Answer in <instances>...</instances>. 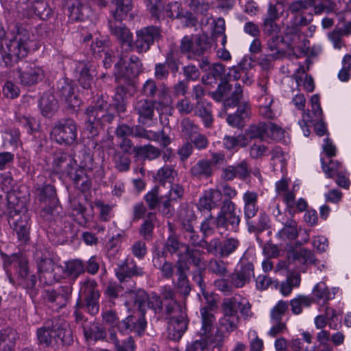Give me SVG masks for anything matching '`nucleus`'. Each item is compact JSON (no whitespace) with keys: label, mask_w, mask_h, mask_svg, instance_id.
I'll return each mask as SVG.
<instances>
[{"label":"nucleus","mask_w":351,"mask_h":351,"mask_svg":"<svg viewBox=\"0 0 351 351\" xmlns=\"http://www.w3.org/2000/svg\"><path fill=\"white\" fill-rule=\"evenodd\" d=\"M29 43L30 35L25 28L18 23L9 25L5 48L0 43V64L12 66L25 58L29 52Z\"/></svg>","instance_id":"1"},{"label":"nucleus","mask_w":351,"mask_h":351,"mask_svg":"<svg viewBox=\"0 0 351 351\" xmlns=\"http://www.w3.org/2000/svg\"><path fill=\"white\" fill-rule=\"evenodd\" d=\"M3 261L4 269L10 283H14L12 277V270H14L17 274L19 285L27 289L35 287L37 282L36 276L29 274L27 260L23 254H13L10 256H5Z\"/></svg>","instance_id":"2"},{"label":"nucleus","mask_w":351,"mask_h":351,"mask_svg":"<svg viewBox=\"0 0 351 351\" xmlns=\"http://www.w3.org/2000/svg\"><path fill=\"white\" fill-rule=\"evenodd\" d=\"M111 106L103 99L97 100L95 106H90L86 110V129L92 136L98 134V128L105 123H110L114 119V114L111 112Z\"/></svg>","instance_id":"3"},{"label":"nucleus","mask_w":351,"mask_h":351,"mask_svg":"<svg viewBox=\"0 0 351 351\" xmlns=\"http://www.w3.org/2000/svg\"><path fill=\"white\" fill-rule=\"evenodd\" d=\"M80 285L75 308H82L92 315H96L99 310L100 297L96 282L92 279H87Z\"/></svg>","instance_id":"4"},{"label":"nucleus","mask_w":351,"mask_h":351,"mask_svg":"<svg viewBox=\"0 0 351 351\" xmlns=\"http://www.w3.org/2000/svg\"><path fill=\"white\" fill-rule=\"evenodd\" d=\"M143 64L137 56H131L127 62L121 58L115 64L114 75L121 82V80L127 86H134V79L142 72Z\"/></svg>","instance_id":"5"},{"label":"nucleus","mask_w":351,"mask_h":351,"mask_svg":"<svg viewBox=\"0 0 351 351\" xmlns=\"http://www.w3.org/2000/svg\"><path fill=\"white\" fill-rule=\"evenodd\" d=\"M217 228L230 230L237 232L241 222V217L236 213V205L230 199H223L220 211L217 215Z\"/></svg>","instance_id":"6"},{"label":"nucleus","mask_w":351,"mask_h":351,"mask_svg":"<svg viewBox=\"0 0 351 351\" xmlns=\"http://www.w3.org/2000/svg\"><path fill=\"white\" fill-rule=\"evenodd\" d=\"M77 136L76 123L71 119L58 121L50 132L51 138L60 145H71L75 141Z\"/></svg>","instance_id":"7"},{"label":"nucleus","mask_w":351,"mask_h":351,"mask_svg":"<svg viewBox=\"0 0 351 351\" xmlns=\"http://www.w3.org/2000/svg\"><path fill=\"white\" fill-rule=\"evenodd\" d=\"M215 302H212L209 306L202 307L200 309L202 326L198 331V335L205 341H215L219 343L223 341L224 335L217 332L215 338L212 337L215 323Z\"/></svg>","instance_id":"8"},{"label":"nucleus","mask_w":351,"mask_h":351,"mask_svg":"<svg viewBox=\"0 0 351 351\" xmlns=\"http://www.w3.org/2000/svg\"><path fill=\"white\" fill-rule=\"evenodd\" d=\"M207 252L221 258H228L234 254L241 245L240 240L237 237H226L222 241L215 238L209 242H205Z\"/></svg>","instance_id":"9"},{"label":"nucleus","mask_w":351,"mask_h":351,"mask_svg":"<svg viewBox=\"0 0 351 351\" xmlns=\"http://www.w3.org/2000/svg\"><path fill=\"white\" fill-rule=\"evenodd\" d=\"M141 92L143 95L147 97H157L158 103L162 106H167L172 104L169 88L164 83L158 86L154 79L147 80L143 84Z\"/></svg>","instance_id":"10"},{"label":"nucleus","mask_w":351,"mask_h":351,"mask_svg":"<svg viewBox=\"0 0 351 351\" xmlns=\"http://www.w3.org/2000/svg\"><path fill=\"white\" fill-rule=\"evenodd\" d=\"M134 300V305L143 315L147 308L152 309L155 314L162 313V301L160 296L155 293L147 295L144 291H139L135 294Z\"/></svg>","instance_id":"11"},{"label":"nucleus","mask_w":351,"mask_h":351,"mask_svg":"<svg viewBox=\"0 0 351 351\" xmlns=\"http://www.w3.org/2000/svg\"><path fill=\"white\" fill-rule=\"evenodd\" d=\"M254 276V265L247 261H241L230 275V282L236 288H242Z\"/></svg>","instance_id":"12"},{"label":"nucleus","mask_w":351,"mask_h":351,"mask_svg":"<svg viewBox=\"0 0 351 351\" xmlns=\"http://www.w3.org/2000/svg\"><path fill=\"white\" fill-rule=\"evenodd\" d=\"M9 217L10 218V223L12 221L19 239L25 242L27 241L29 239V221L30 219L27 210L25 209L23 213L20 215L16 208L12 209L9 212Z\"/></svg>","instance_id":"13"},{"label":"nucleus","mask_w":351,"mask_h":351,"mask_svg":"<svg viewBox=\"0 0 351 351\" xmlns=\"http://www.w3.org/2000/svg\"><path fill=\"white\" fill-rule=\"evenodd\" d=\"M21 83L25 86H32L37 84L44 77L42 67L34 62H25L18 70Z\"/></svg>","instance_id":"14"},{"label":"nucleus","mask_w":351,"mask_h":351,"mask_svg":"<svg viewBox=\"0 0 351 351\" xmlns=\"http://www.w3.org/2000/svg\"><path fill=\"white\" fill-rule=\"evenodd\" d=\"M160 36V31L155 27H144L136 32V39L134 47L136 50L141 52L148 51L154 40Z\"/></svg>","instance_id":"15"},{"label":"nucleus","mask_w":351,"mask_h":351,"mask_svg":"<svg viewBox=\"0 0 351 351\" xmlns=\"http://www.w3.org/2000/svg\"><path fill=\"white\" fill-rule=\"evenodd\" d=\"M61 269L62 268L49 258H43L38 263L40 280L46 285H51L56 282L60 277L58 270Z\"/></svg>","instance_id":"16"},{"label":"nucleus","mask_w":351,"mask_h":351,"mask_svg":"<svg viewBox=\"0 0 351 351\" xmlns=\"http://www.w3.org/2000/svg\"><path fill=\"white\" fill-rule=\"evenodd\" d=\"M223 316L219 319V326L229 334L238 328L240 318L237 311L232 308L226 299L223 302Z\"/></svg>","instance_id":"17"},{"label":"nucleus","mask_w":351,"mask_h":351,"mask_svg":"<svg viewBox=\"0 0 351 351\" xmlns=\"http://www.w3.org/2000/svg\"><path fill=\"white\" fill-rule=\"evenodd\" d=\"M73 288L71 285H64L60 287L58 291L55 290H47L45 293V298L49 302L53 304V308H60L65 306L71 298Z\"/></svg>","instance_id":"18"},{"label":"nucleus","mask_w":351,"mask_h":351,"mask_svg":"<svg viewBox=\"0 0 351 351\" xmlns=\"http://www.w3.org/2000/svg\"><path fill=\"white\" fill-rule=\"evenodd\" d=\"M147 322L144 315L141 313L139 317L130 315L118 324V329L122 333L134 332L138 335L143 332L146 328Z\"/></svg>","instance_id":"19"},{"label":"nucleus","mask_w":351,"mask_h":351,"mask_svg":"<svg viewBox=\"0 0 351 351\" xmlns=\"http://www.w3.org/2000/svg\"><path fill=\"white\" fill-rule=\"evenodd\" d=\"M115 274L120 282H123L133 276H142L144 271L132 258H127L115 269Z\"/></svg>","instance_id":"20"},{"label":"nucleus","mask_w":351,"mask_h":351,"mask_svg":"<svg viewBox=\"0 0 351 351\" xmlns=\"http://www.w3.org/2000/svg\"><path fill=\"white\" fill-rule=\"evenodd\" d=\"M221 199L222 195L220 190L210 189L205 191L199 197L197 206L200 211L210 212L212 209L219 206Z\"/></svg>","instance_id":"21"},{"label":"nucleus","mask_w":351,"mask_h":351,"mask_svg":"<svg viewBox=\"0 0 351 351\" xmlns=\"http://www.w3.org/2000/svg\"><path fill=\"white\" fill-rule=\"evenodd\" d=\"M176 267V274L178 276L176 287L181 294L188 295L191 291V287L186 276L189 267L182 258L178 260Z\"/></svg>","instance_id":"22"},{"label":"nucleus","mask_w":351,"mask_h":351,"mask_svg":"<svg viewBox=\"0 0 351 351\" xmlns=\"http://www.w3.org/2000/svg\"><path fill=\"white\" fill-rule=\"evenodd\" d=\"M188 321L185 312H181L178 317H173L169 322V337L174 340H179L187 328Z\"/></svg>","instance_id":"23"},{"label":"nucleus","mask_w":351,"mask_h":351,"mask_svg":"<svg viewBox=\"0 0 351 351\" xmlns=\"http://www.w3.org/2000/svg\"><path fill=\"white\" fill-rule=\"evenodd\" d=\"M147 99H137L134 103V111L138 115L140 122L151 120L154 114V103Z\"/></svg>","instance_id":"24"},{"label":"nucleus","mask_w":351,"mask_h":351,"mask_svg":"<svg viewBox=\"0 0 351 351\" xmlns=\"http://www.w3.org/2000/svg\"><path fill=\"white\" fill-rule=\"evenodd\" d=\"M36 335L39 344L45 347L57 346V339L59 335L54 334L52 321L45 323L43 326L38 328Z\"/></svg>","instance_id":"25"},{"label":"nucleus","mask_w":351,"mask_h":351,"mask_svg":"<svg viewBox=\"0 0 351 351\" xmlns=\"http://www.w3.org/2000/svg\"><path fill=\"white\" fill-rule=\"evenodd\" d=\"M54 334L59 335L57 339V346L60 344L69 345L73 341V332L66 322L61 319L53 320Z\"/></svg>","instance_id":"26"},{"label":"nucleus","mask_w":351,"mask_h":351,"mask_svg":"<svg viewBox=\"0 0 351 351\" xmlns=\"http://www.w3.org/2000/svg\"><path fill=\"white\" fill-rule=\"evenodd\" d=\"M249 176L248 164L243 160L236 165H230L223 169L221 178L225 180H232L235 178L243 179Z\"/></svg>","instance_id":"27"},{"label":"nucleus","mask_w":351,"mask_h":351,"mask_svg":"<svg viewBox=\"0 0 351 351\" xmlns=\"http://www.w3.org/2000/svg\"><path fill=\"white\" fill-rule=\"evenodd\" d=\"M274 98L269 94L266 89L264 93L258 99V108L259 114L265 119H272L276 117V113L272 107Z\"/></svg>","instance_id":"28"},{"label":"nucleus","mask_w":351,"mask_h":351,"mask_svg":"<svg viewBox=\"0 0 351 351\" xmlns=\"http://www.w3.org/2000/svg\"><path fill=\"white\" fill-rule=\"evenodd\" d=\"M226 300L230 304L232 308L237 311V313L239 309L243 319H248L252 316L253 313L251 310V304L245 298L238 295Z\"/></svg>","instance_id":"29"},{"label":"nucleus","mask_w":351,"mask_h":351,"mask_svg":"<svg viewBox=\"0 0 351 351\" xmlns=\"http://www.w3.org/2000/svg\"><path fill=\"white\" fill-rule=\"evenodd\" d=\"M110 32L128 49L132 47V34L125 25H117L113 21H109Z\"/></svg>","instance_id":"30"},{"label":"nucleus","mask_w":351,"mask_h":351,"mask_svg":"<svg viewBox=\"0 0 351 351\" xmlns=\"http://www.w3.org/2000/svg\"><path fill=\"white\" fill-rule=\"evenodd\" d=\"M73 160L66 153L58 152L54 156L53 168L57 173L71 174Z\"/></svg>","instance_id":"31"},{"label":"nucleus","mask_w":351,"mask_h":351,"mask_svg":"<svg viewBox=\"0 0 351 351\" xmlns=\"http://www.w3.org/2000/svg\"><path fill=\"white\" fill-rule=\"evenodd\" d=\"M76 71L79 73L78 82L84 89H90L93 83V77L95 71L84 62H79L76 67Z\"/></svg>","instance_id":"32"},{"label":"nucleus","mask_w":351,"mask_h":351,"mask_svg":"<svg viewBox=\"0 0 351 351\" xmlns=\"http://www.w3.org/2000/svg\"><path fill=\"white\" fill-rule=\"evenodd\" d=\"M156 180L160 184L168 187L178 180V172L171 166H164L158 170Z\"/></svg>","instance_id":"33"},{"label":"nucleus","mask_w":351,"mask_h":351,"mask_svg":"<svg viewBox=\"0 0 351 351\" xmlns=\"http://www.w3.org/2000/svg\"><path fill=\"white\" fill-rule=\"evenodd\" d=\"M66 8L69 13V17L71 21H84L88 17L85 11L86 7L82 4L80 0H66Z\"/></svg>","instance_id":"34"},{"label":"nucleus","mask_w":351,"mask_h":351,"mask_svg":"<svg viewBox=\"0 0 351 351\" xmlns=\"http://www.w3.org/2000/svg\"><path fill=\"white\" fill-rule=\"evenodd\" d=\"M18 333L12 328L0 331V351H14Z\"/></svg>","instance_id":"35"},{"label":"nucleus","mask_w":351,"mask_h":351,"mask_svg":"<svg viewBox=\"0 0 351 351\" xmlns=\"http://www.w3.org/2000/svg\"><path fill=\"white\" fill-rule=\"evenodd\" d=\"M83 332L88 341H97L104 339L106 336L104 327L97 322L86 324L83 326Z\"/></svg>","instance_id":"36"},{"label":"nucleus","mask_w":351,"mask_h":351,"mask_svg":"<svg viewBox=\"0 0 351 351\" xmlns=\"http://www.w3.org/2000/svg\"><path fill=\"white\" fill-rule=\"evenodd\" d=\"M284 225L283 228L280 230L277 234L278 237L282 240H294L298 237V230L297 222L291 217L282 222Z\"/></svg>","instance_id":"37"},{"label":"nucleus","mask_w":351,"mask_h":351,"mask_svg":"<svg viewBox=\"0 0 351 351\" xmlns=\"http://www.w3.org/2000/svg\"><path fill=\"white\" fill-rule=\"evenodd\" d=\"M247 230L250 233H259L269 228V218L265 213H261L258 215L257 221L250 219L246 223Z\"/></svg>","instance_id":"38"},{"label":"nucleus","mask_w":351,"mask_h":351,"mask_svg":"<svg viewBox=\"0 0 351 351\" xmlns=\"http://www.w3.org/2000/svg\"><path fill=\"white\" fill-rule=\"evenodd\" d=\"M40 108L45 117L51 116L58 109V101L54 96L45 93L40 99Z\"/></svg>","instance_id":"39"},{"label":"nucleus","mask_w":351,"mask_h":351,"mask_svg":"<svg viewBox=\"0 0 351 351\" xmlns=\"http://www.w3.org/2000/svg\"><path fill=\"white\" fill-rule=\"evenodd\" d=\"M190 172L197 178H208L213 173L211 162L208 160H200L191 168Z\"/></svg>","instance_id":"40"},{"label":"nucleus","mask_w":351,"mask_h":351,"mask_svg":"<svg viewBox=\"0 0 351 351\" xmlns=\"http://www.w3.org/2000/svg\"><path fill=\"white\" fill-rule=\"evenodd\" d=\"M116 80L119 85L116 88V93L113 97V106L119 112H123L125 111V98L128 93V90L125 87L126 84L123 80L120 82L117 78Z\"/></svg>","instance_id":"41"},{"label":"nucleus","mask_w":351,"mask_h":351,"mask_svg":"<svg viewBox=\"0 0 351 351\" xmlns=\"http://www.w3.org/2000/svg\"><path fill=\"white\" fill-rule=\"evenodd\" d=\"M267 123L261 122L258 124L250 125L242 134L245 136L248 142L249 140L254 138L263 140L267 136Z\"/></svg>","instance_id":"42"},{"label":"nucleus","mask_w":351,"mask_h":351,"mask_svg":"<svg viewBox=\"0 0 351 351\" xmlns=\"http://www.w3.org/2000/svg\"><path fill=\"white\" fill-rule=\"evenodd\" d=\"M195 114L200 117L206 127H209L213 122L210 105L204 101H197L195 107Z\"/></svg>","instance_id":"43"},{"label":"nucleus","mask_w":351,"mask_h":351,"mask_svg":"<svg viewBox=\"0 0 351 351\" xmlns=\"http://www.w3.org/2000/svg\"><path fill=\"white\" fill-rule=\"evenodd\" d=\"M289 258L298 261L302 264L311 263L314 261V255L306 248H295L289 253Z\"/></svg>","instance_id":"44"},{"label":"nucleus","mask_w":351,"mask_h":351,"mask_svg":"<svg viewBox=\"0 0 351 351\" xmlns=\"http://www.w3.org/2000/svg\"><path fill=\"white\" fill-rule=\"evenodd\" d=\"M300 276L298 274L291 273L287 279L282 282L280 286V292L284 296L289 295L294 287H299L300 284Z\"/></svg>","instance_id":"45"},{"label":"nucleus","mask_w":351,"mask_h":351,"mask_svg":"<svg viewBox=\"0 0 351 351\" xmlns=\"http://www.w3.org/2000/svg\"><path fill=\"white\" fill-rule=\"evenodd\" d=\"M314 300L307 295H299L290 301L291 311L295 315H299L302 311L303 307H309Z\"/></svg>","instance_id":"46"},{"label":"nucleus","mask_w":351,"mask_h":351,"mask_svg":"<svg viewBox=\"0 0 351 351\" xmlns=\"http://www.w3.org/2000/svg\"><path fill=\"white\" fill-rule=\"evenodd\" d=\"M134 151L137 155L149 160L158 158L161 154V151L152 145L135 147Z\"/></svg>","instance_id":"47"},{"label":"nucleus","mask_w":351,"mask_h":351,"mask_svg":"<svg viewBox=\"0 0 351 351\" xmlns=\"http://www.w3.org/2000/svg\"><path fill=\"white\" fill-rule=\"evenodd\" d=\"M147 219L145 220L139 230L140 234L145 240L149 241L152 238L153 230L154 228V221L156 219V213L153 212L148 213Z\"/></svg>","instance_id":"48"},{"label":"nucleus","mask_w":351,"mask_h":351,"mask_svg":"<svg viewBox=\"0 0 351 351\" xmlns=\"http://www.w3.org/2000/svg\"><path fill=\"white\" fill-rule=\"evenodd\" d=\"M313 293L316 299L328 301L334 298L335 291V289L331 291L324 282H320L315 286Z\"/></svg>","instance_id":"49"},{"label":"nucleus","mask_w":351,"mask_h":351,"mask_svg":"<svg viewBox=\"0 0 351 351\" xmlns=\"http://www.w3.org/2000/svg\"><path fill=\"white\" fill-rule=\"evenodd\" d=\"M223 143L224 147L228 150L235 149L238 146L245 147L248 145L245 136L239 134L237 136H225Z\"/></svg>","instance_id":"50"},{"label":"nucleus","mask_w":351,"mask_h":351,"mask_svg":"<svg viewBox=\"0 0 351 351\" xmlns=\"http://www.w3.org/2000/svg\"><path fill=\"white\" fill-rule=\"evenodd\" d=\"M182 258L186 262L187 264L189 262L195 266H201L202 258L200 252L196 250H191L188 245L184 246L183 253L180 254L178 260Z\"/></svg>","instance_id":"51"},{"label":"nucleus","mask_w":351,"mask_h":351,"mask_svg":"<svg viewBox=\"0 0 351 351\" xmlns=\"http://www.w3.org/2000/svg\"><path fill=\"white\" fill-rule=\"evenodd\" d=\"M228 263L222 260L212 258L208 264V271L219 277H225L228 274Z\"/></svg>","instance_id":"52"},{"label":"nucleus","mask_w":351,"mask_h":351,"mask_svg":"<svg viewBox=\"0 0 351 351\" xmlns=\"http://www.w3.org/2000/svg\"><path fill=\"white\" fill-rule=\"evenodd\" d=\"M199 132V128L193 121L185 118L180 123L181 136L186 139H191Z\"/></svg>","instance_id":"53"},{"label":"nucleus","mask_w":351,"mask_h":351,"mask_svg":"<svg viewBox=\"0 0 351 351\" xmlns=\"http://www.w3.org/2000/svg\"><path fill=\"white\" fill-rule=\"evenodd\" d=\"M84 271V267L82 261L73 260L65 263L64 273L72 278H77Z\"/></svg>","instance_id":"54"},{"label":"nucleus","mask_w":351,"mask_h":351,"mask_svg":"<svg viewBox=\"0 0 351 351\" xmlns=\"http://www.w3.org/2000/svg\"><path fill=\"white\" fill-rule=\"evenodd\" d=\"M350 34H351V29H349V27H346L345 25L343 28L339 29H335L332 32H330L328 34V38L330 40L332 43L334 47L339 49L342 47V36L348 35Z\"/></svg>","instance_id":"55"},{"label":"nucleus","mask_w":351,"mask_h":351,"mask_svg":"<svg viewBox=\"0 0 351 351\" xmlns=\"http://www.w3.org/2000/svg\"><path fill=\"white\" fill-rule=\"evenodd\" d=\"M313 21V15L309 14L308 17L304 16L302 14L296 15L293 18V25L294 27L289 28L287 27L285 31V34H296L298 32V26H306L308 25Z\"/></svg>","instance_id":"56"},{"label":"nucleus","mask_w":351,"mask_h":351,"mask_svg":"<svg viewBox=\"0 0 351 351\" xmlns=\"http://www.w3.org/2000/svg\"><path fill=\"white\" fill-rule=\"evenodd\" d=\"M269 152V148L262 141L254 143L249 148V154L254 159L267 156Z\"/></svg>","instance_id":"57"},{"label":"nucleus","mask_w":351,"mask_h":351,"mask_svg":"<svg viewBox=\"0 0 351 351\" xmlns=\"http://www.w3.org/2000/svg\"><path fill=\"white\" fill-rule=\"evenodd\" d=\"M189 7L195 14L205 16L210 9V5L206 0H190Z\"/></svg>","instance_id":"58"},{"label":"nucleus","mask_w":351,"mask_h":351,"mask_svg":"<svg viewBox=\"0 0 351 351\" xmlns=\"http://www.w3.org/2000/svg\"><path fill=\"white\" fill-rule=\"evenodd\" d=\"M184 246L186 245L181 243L178 238L174 235H170L165 242V250L170 254L179 253V255L183 253Z\"/></svg>","instance_id":"59"},{"label":"nucleus","mask_w":351,"mask_h":351,"mask_svg":"<svg viewBox=\"0 0 351 351\" xmlns=\"http://www.w3.org/2000/svg\"><path fill=\"white\" fill-rule=\"evenodd\" d=\"M114 167L119 172H126L130 169L131 160L129 157L116 153L113 157Z\"/></svg>","instance_id":"60"},{"label":"nucleus","mask_w":351,"mask_h":351,"mask_svg":"<svg viewBox=\"0 0 351 351\" xmlns=\"http://www.w3.org/2000/svg\"><path fill=\"white\" fill-rule=\"evenodd\" d=\"M146 6L152 16L157 20L160 19L161 12L164 8L162 0H145Z\"/></svg>","instance_id":"61"},{"label":"nucleus","mask_w":351,"mask_h":351,"mask_svg":"<svg viewBox=\"0 0 351 351\" xmlns=\"http://www.w3.org/2000/svg\"><path fill=\"white\" fill-rule=\"evenodd\" d=\"M322 166L327 177L330 178L342 171L339 162L337 160H330L328 165H326L324 159H322Z\"/></svg>","instance_id":"62"},{"label":"nucleus","mask_w":351,"mask_h":351,"mask_svg":"<svg viewBox=\"0 0 351 351\" xmlns=\"http://www.w3.org/2000/svg\"><path fill=\"white\" fill-rule=\"evenodd\" d=\"M217 217H214L210 214L201 223L200 229L205 237L214 233L217 228Z\"/></svg>","instance_id":"63"},{"label":"nucleus","mask_w":351,"mask_h":351,"mask_svg":"<svg viewBox=\"0 0 351 351\" xmlns=\"http://www.w3.org/2000/svg\"><path fill=\"white\" fill-rule=\"evenodd\" d=\"M248 339L251 351H262L263 350V341L258 337L256 330H250Z\"/></svg>","instance_id":"64"}]
</instances>
